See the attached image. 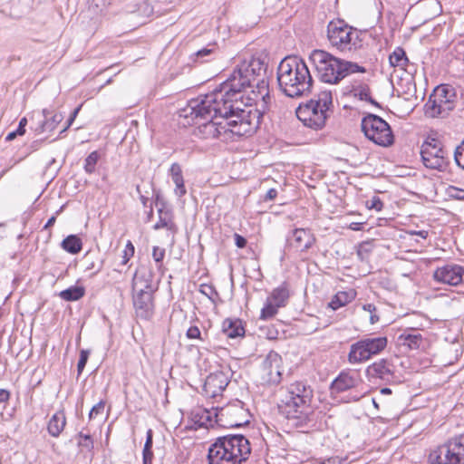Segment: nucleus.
<instances>
[{
	"label": "nucleus",
	"instance_id": "obj_1",
	"mask_svg": "<svg viewBox=\"0 0 464 464\" xmlns=\"http://www.w3.org/2000/svg\"><path fill=\"white\" fill-rule=\"evenodd\" d=\"M218 92L207 93L188 102L183 110L185 118L198 124V135L202 139H231L233 136H251L261 123L257 111H246L226 97L214 96Z\"/></svg>",
	"mask_w": 464,
	"mask_h": 464
},
{
	"label": "nucleus",
	"instance_id": "obj_2",
	"mask_svg": "<svg viewBox=\"0 0 464 464\" xmlns=\"http://www.w3.org/2000/svg\"><path fill=\"white\" fill-rule=\"evenodd\" d=\"M266 60V57L253 56L248 61H243L230 76L215 89L218 92L215 95L219 99L226 97L238 106L239 100L243 98L241 93L246 88L255 87L251 91V95L247 97L246 105L252 106L254 103L256 108L248 111H257L262 119L271 102L266 76L268 64Z\"/></svg>",
	"mask_w": 464,
	"mask_h": 464
},
{
	"label": "nucleus",
	"instance_id": "obj_3",
	"mask_svg": "<svg viewBox=\"0 0 464 464\" xmlns=\"http://www.w3.org/2000/svg\"><path fill=\"white\" fill-rule=\"evenodd\" d=\"M279 396L280 412L288 420H294L295 426H304L312 420L314 391L310 385L303 382H295L282 387Z\"/></svg>",
	"mask_w": 464,
	"mask_h": 464
},
{
	"label": "nucleus",
	"instance_id": "obj_4",
	"mask_svg": "<svg viewBox=\"0 0 464 464\" xmlns=\"http://www.w3.org/2000/svg\"><path fill=\"white\" fill-rule=\"evenodd\" d=\"M279 89L286 96L299 98L312 92L313 77L305 62L297 55L285 57L277 67Z\"/></svg>",
	"mask_w": 464,
	"mask_h": 464
},
{
	"label": "nucleus",
	"instance_id": "obj_5",
	"mask_svg": "<svg viewBox=\"0 0 464 464\" xmlns=\"http://www.w3.org/2000/svg\"><path fill=\"white\" fill-rule=\"evenodd\" d=\"M310 61L315 68L318 79L325 83L338 84L353 73H364L366 68L359 63L335 57L324 50H314Z\"/></svg>",
	"mask_w": 464,
	"mask_h": 464
},
{
	"label": "nucleus",
	"instance_id": "obj_6",
	"mask_svg": "<svg viewBox=\"0 0 464 464\" xmlns=\"http://www.w3.org/2000/svg\"><path fill=\"white\" fill-rule=\"evenodd\" d=\"M251 453L249 440L241 434H229L216 439L209 447V464H241Z\"/></svg>",
	"mask_w": 464,
	"mask_h": 464
},
{
	"label": "nucleus",
	"instance_id": "obj_7",
	"mask_svg": "<svg viewBox=\"0 0 464 464\" xmlns=\"http://www.w3.org/2000/svg\"><path fill=\"white\" fill-rule=\"evenodd\" d=\"M251 453L249 440L241 434H229L216 439L209 447V464H241Z\"/></svg>",
	"mask_w": 464,
	"mask_h": 464
},
{
	"label": "nucleus",
	"instance_id": "obj_8",
	"mask_svg": "<svg viewBox=\"0 0 464 464\" xmlns=\"http://www.w3.org/2000/svg\"><path fill=\"white\" fill-rule=\"evenodd\" d=\"M364 32L348 25L343 20L331 21L327 25L330 44L342 52H356L363 47Z\"/></svg>",
	"mask_w": 464,
	"mask_h": 464
},
{
	"label": "nucleus",
	"instance_id": "obj_9",
	"mask_svg": "<svg viewBox=\"0 0 464 464\" xmlns=\"http://www.w3.org/2000/svg\"><path fill=\"white\" fill-rule=\"evenodd\" d=\"M457 102L455 89L449 84L437 86L424 105L425 115L445 118L454 110Z\"/></svg>",
	"mask_w": 464,
	"mask_h": 464
},
{
	"label": "nucleus",
	"instance_id": "obj_10",
	"mask_svg": "<svg viewBox=\"0 0 464 464\" xmlns=\"http://www.w3.org/2000/svg\"><path fill=\"white\" fill-rule=\"evenodd\" d=\"M361 128L365 137L379 146L389 147L394 142L391 126L378 115H365L362 119Z\"/></svg>",
	"mask_w": 464,
	"mask_h": 464
},
{
	"label": "nucleus",
	"instance_id": "obj_11",
	"mask_svg": "<svg viewBox=\"0 0 464 464\" xmlns=\"http://www.w3.org/2000/svg\"><path fill=\"white\" fill-rule=\"evenodd\" d=\"M420 156L423 165L430 169L445 171L450 164L449 153L440 140L428 138L421 145Z\"/></svg>",
	"mask_w": 464,
	"mask_h": 464
},
{
	"label": "nucleus",
	"instance_id": "obj_12",
	"mask_svg": "<svg viewBox=\"0 0 464 464\" xmlns=\"http://www.w3.org/2000/svg\"><path fill=\"white\" fill-rule=\"evenodd\" d=\"M144 280V288H140L133 295V305L137 317L149 321L154 314V303L152 288L150 280H145L144 276H140L137 270L132 278V288L135 290L138 283Z\"/></svg>",
	"mask_w": 464,
	"mask_h": 464
},
{
	"label": "nucleus",
	"instance_id": "obj_13",
	"mask_svg": "<svg viewBox=\"0 0 464 464\" xmlns=\"http://www.w3.org/2000/svg\"><path fill=\"white\" fill-rule=\"evenodd\" d=\"M214 417L215 422L224 428H237L249 423V412L240 401L222 407Z\"/></svg>",
	"mask_w": 464,
	"mask_h": 464
},
{
	"label": "nucleus",
	"instance_id": "obj_14",
	"mask_svg": "<svg viewBox=\"0 0 464 464\" xmlns=\"http://www.w3.org/2000/svg\"><path fill=\"white\" fill-rule=\"evenodd\" d=\"M296 115L305 126L315 130L323 128L327 119V113L320 106L312 105V99L297 109Z\"/></svg>",
	"mask_w": 464,
	"mask_h": 464
},
{
	"label": "nucleus",
	"instance_id": "obj_15",
	"mask_svg": "<svg viewBox=\"0 0 464 464\" xmlns=\"http://www.w3.org/2000/svg\"><path fill=\"white\" fill-rule=\"evenodd\" d=\"M281 362V356L274 350H270L263 362V371L266 373V376L263 377L265 382L269 384H277L280 382Z\"/></svg>",
	"mask_w": 464,
	"mask_h": 464
},
{
	"label": "nucleus",
	"instance_id": "obj_16",
	"mask_svg": "<svg viewBox=\"0 0 464 464\" xmlns=\"http://www.w3.org/2000/svg\"><path fill=\"white\" fill-rule=\"evenodd\" d=\"M229 380L222 371H216L205 380L203 392L207 397L215 398L222 393L228 385Z\"/></svg>",
	"mask_w": 464,
	"mask_h": 464
},
{
	"label": "nucleus",
	"instance_id": "obj_17",
	"mask_svg": "<svg viewBox=\"0 0 464 464\" xmlns=\"http://www.w3.org/2000/svg\"><path fill=\"white\" fill-rule=\"evenodd\" d=\"M464 268L459 265L450 264L438 267L433 275L436 281L448 284L450 285H458L462 282Z\"/></svg>",
	"mask_w": 464,
	"mask_h": 464
},
{
	"label": "nucleus",
	"instance_id": "obj_18",
	"mask_svg": "<svg viewBox=\"0 0 464 464\" xmlns=\"http://www.w3.org/2000/svg\"><path fill=\"white\" fill-rule=\"evenodd\" d=\"M361 382L356 373L343 371L332 382L330 385V392L333 397L337 394L346 392L350 389L355 388Z\"/></svg>",
	"mask_w": 464,
	"mask_h": 464
},
{
	"label": "nucleus",
	"instance_id": "obj_19",
	"mask_svg": "<svg viewBox=\"0 0 464 464\" xmlns=\"http://www.w3.org/2000/svg\"><path fill=\"white\" fill-rule=\"evenodd\" d=\"M429 461L431 464H458L451 440L433 450L429 455Z\"/></svg>",
	"mask_w": 464,
	"mask_h": 464
},
{
	"label": "nucleus",
	"instance_id": "obj_20",
	"mask_svg": "<svg viewBox=\"0 0 464 464\" xmlns=\"http://www.w3.org/2000/svg\"><path fill=\"white\" fill-rule=\"evenodd\" d=\"M394 369L395 362L393 360L382 359L369 366L367 372L372 376L387 379L393 373Z\"/></svg>",
	"mask_w": 464,
	"mask_h": 464
},
{
	"label": "nucleus",
	"instance_id": "obj_21",
	"mask_svg": "<svg viewBox=\"0 0 464 464\" xmlns=\"http://www.w3.org/2000/svg\"><path fill=\"white\" fill-rule=\"evenodd\" d=\"M292 233L295 246L301 251L308 250L315 241L313 234L304 228H295Z\"/></svg>",
	"mask_w": 464,
	"mask_h": 464
},
{
	"label": "nucleus",
	"instance_id": "obj_22",
	"mask_svg": "<svg viewBox=\"0 0 464 464\" xmlns=\"http://www.w3.org/2000/svg\"><path fill=\"white\" fill-rule=\"evenodd\" d=\"M169 176L175 184L174 193L177 197L181 198L186 195L187 189L184 183L182 169L179 163H172L169 170Z\"/></svg>",
	"mask_w": 464,
	"mask_h": 464
},
{
	"label": "nucleus",
	"instance_id": "obj_23",
	"mask_svg": "<svg viewBox=\"0 0 464 464\" xmlns=\"http://www.w3.org/2000/svg\"><path fill=\"white\" fill-rule=\"evenodd\" d=\"M222 330L228 338H237L245 334L243 321L238 318L225 319L222 324Z\"/></svg>",
	"mask_w": 464,
	"mask_h": 464
},
{
	"label": "nucleus",
	"instance_id": "obj_24",
	"mask_svg": "<svg viewBox=\"0 0 464 464\" xmlns=\"http://www.w3.org/2000/svg\"><path fill=\"white\" fill-rule=\"evenodd\" d=\"M66 425V417L63 411L54 413L49 420L47 430L51 436L57 438Z\"/></svg>",
	"mask_w": 464,
	"mask_h": 464
},
{
	"label": "nucleus",
	"instance_id": "obj_25",
	"mask_svg": "<svg viewBox=\"0 0 464 464\" xmlns=\"http://www.w3.org/2000/svg\"><path fill=\"white\" fill-rule=\"evenodd\" d=\"M356 297V292L353 289H349L347 291H339L337 292L331 302L329 303V307L333 310H337L345 304L351 303Z\"/></svg>",
	"mask_w": 464,
	"mask_h": 464
},
{
	"label": "nucleus",
	"instance_id": "obj_26",
	"mask_svg": "<svg viewBox=\"0 0 464 464\" xmlns=\"http://www.w3.org/2000/svg\"><path fill=\"white\" fill-rule=\"evenodd\" d=\"M44 120L40 125L41 131H53L56 126L63 121V115L60 112L53 114L49 109L43 110Z\"/></svg>",
	"mask_w": 464,
	"mask_h": 464
},
{
	"label": "nucleus",
	"instance_id": "obj_27",
	"mask_svg": "<svg viewBox=\"0 0 464 464\" xmlns=\"http://www.w3.org/2000/svg\"><path fill=\"white\" fill-rule=\"evenodd\" d=\"M398 346L411 348H424V340L420 334H402L398 337Z\"/></svg>",
	"mask_w": 464,
	"mask_h": 464
},
{
	"label": "nucleus",
	"instance_id": "obj_28",
	"mask_svg": "<svg viewBox=\"0 0 464 464\" xmlns=\"http://www.w3.org/2000/svg\"><path fill=\"white\" fill-rule=\"evenodd\" d=\"M217 50L216 43H209L207 46L198 49L189 56L190 60L194 63H205L212 59L213 54Z\"/></svg>",
	"mask_w": 464,
	"mask_h": 464
},
{
	"label": "nucleus",
	"instance_id": "obj_29",
	"mask_svg": "<svg viewBox=\"0 0 464 464\" xmlns=\"http://www.w3.org/2000/svg\"><path fill=\"white\" fill-rule=\"evenodd\" d=\"M159 221L153 226V229L159 230L161 228H167L168 230L174 231L176 225L172 221V214L169 209H165L164 204L158 210Z\"/></svg>",
	"mask_w": 464,
	"mask_h": 464
},
{
	"label": "nucleus",
	"instance_id": "obj_30",
	"mask_svg": "<svg viewBox=\"0 0 464 464\" xmlns=\"http://www.w3.org/2000/svg\"><path fill=\"white\" fill-rule=\"evenodd\" d=\"M387 338L384 336L365 337L351 344L350 348H386Z\"/></svg>",
	"mask_w": 464,
	"mask_h": 464
},
{
	"label": "nucleus",
	"instance_id": "obj_31",
	"mask_svg": "<svg viewBox=\"0 0 464 464\" xmlns=\"http://www.w3.org/2000/svg\"><path fill=\"white\" fill-rule=\"evenodd\" d=\"M390 64L392 67H400L401 69L410 72V61L405 51L401 47H397L389 56Z\"/></svg>",
	"mask_w": 464,
	"mask_h": 464
},
{
	"label": "nucleus",
	"instance_id": "obj_32",
	"mask_svg": "<svg viewBox=\"0 0 464 464\" xmlns=\"http://www.w3.org/2000/svg\"><path fill=\"white\" fill-rule=\"evenodd\" d=\"M61 246L66 252L76 255L81 252L82 242L77 235H69L62 241Z\"/></svg>",
	"mask_w": 464,
	"mask_h": 464
},
{
	"label": "nucleus",
	"instance_id": "obj_33",
	"mask_svg": "<svg viewBox=\"0 0 464 464\" xmlns=\"http://www.w3.org/2000/svg\"><path fill=\"white\" fill-rule=\"evenodd\" d=\"M85 295V288L82 285H72L59 293V296L67 302H74L82 298Z\"/></svg>",
	"mask_w": 464,
	"mask_h": 464
},
{
	"label": "nucleus",
	"instance_id": "obj_34",
	"mask_svg": "<svg viewBox=\"0 0 464 464\" xmlns=\"http://www.w3.org/2000/svg\"><path fill=\"white\" fill-rule=\"evenodd\" d=\"M381 350H350L348 361L350 363H362L368 361L372 354H377Z\"/></svg>",
	"mask_w": 464,
	"mask_h": 464
},
{
	"label": "nucleus",
	"instance_id": "obj_35",
	"mask_svg": "<svg viewBox=\"0 0 464 464\" xmlns=\"http://www.w3.org/2000/svg\"><path fill=\"white\" fill-rule=\"evenodd\" d=\"M192 420L200 427H208L213 425L212 413L202 408H198L192 412Z\"/></svg>",
	"mask_w": 464,
	"mask_h": 464
},
{
	"label": "nucleus",
	"instance_id": "obj_36",
	"mask_svg": "<svg viewBox=\"0 0 464 464\" xmlns=\"http://www.w3.org/2000/svg\"><path fill=\"white\" fill-rule=\"evenodd\" d=\"M279 307H284L286 304V301L289 298V292L285 285H281L279 287L275 288L270 296L268 297Z\"/></svg>",
	"mask_w": 464,
	"mask_h": 464
},
{
	"label": "nucleus",
	"instance_id": "obj_37",
	"mask_svg": "<svg viewBox=\"0 0 464 464\" xmlns=\"http://www.w3.org/2000/svg\"><path fill=\"white\" fill-rule=\"evenodd\" d=\"M333 103L332 92L330 91H323L318 93L316 99H312L313 106H320L324 111L327 113L329 107Z\"/></svg>",
	"mask_w": 464,
	"mask_h": 464
},
{
	"label": "nucleus",
	"instance_id": "obj_38",
	"mask_svg": "<svg viewBox=\"0 0 464 464\" xmlns=\"http://www.w3.org/2000/svg\"><path fill=\"white\" fill-rule=\"evenodd\" d=\"M450 440L452 450L455 451V456L459 460L458 464H464V434L457 436Z\"/></svg>",
	"mask_w": 464,
	"mask_h": 464
},
{
	"label": "nucleus",
	"instance_id": "obj_39",
	"mask_svg": "<svg viewBox=\"0 0 464 464\" xmlns=\"http://www.w3.org/2000/svg\"><path fill=\"white\" fill-rule=\"evenodd\" d=\"M279 306L272 303L270 298H267L265 306L261 310L260 319L268 320L273 318L278 311Z\"/></svg>",
	"mask_w": 464,
	"mask_h": 464
},
{
	"label": "nucleus",
	"instance_id": "obj_40",
	"mask_svg": "<svg viewBox=\"0 0 464 464\" xmlns=\"http://www.w3.org/2000/svg\"><path fill=\"white\" fill-rule=\"evenodd\" d=\"M353 92L355 97H358L361 101H368L371 96V89L365 83H360L357 86H353Z\"/></svg>",
	"mask_w": 464,
	"mask_h": 464
},
{
	"label": "nucleus",
	"instance_id": "obj_41",
	"mask_svg": "<svg viewBox=\"0 0 464 464\" xmlns=\"http://www.w3.org/2000/svg\"><path fill=\"white\" fill-rule=\"evenodd\" d=\"M99 159H100V155H99L98 151H96V150L91 152L87 156V158L85 159V162H84V170L88 174H92L94 172L95 166H96Z\"/></svg>",
	"mask_w": 464,
	"mask_h": 464
},
{
	"label": "nucleus",
	"instance_id": "obj_42",
	"mask_svg": "<svg viewBox=\"0 0 464 464\" xmlns=\"http://www.w3.org/2000/svg\"><path fill=\"white\" fill-rule=\"evenodd\" d=\"M103 259L96 258L91 259L90 257L86 258V271H92L91 276H96L103 267Z\"/></svg>",
	"mask_w": 464,
	"mask_h": 464
},
{
	"label": "nucleus",
	"instance_id": "obj_43",
	"mask_svg": "<svg viewBox=\"0 0 464 464\" xmlns=\"http://www.w3.org/2000/svg\"><path fill=\"white\" fill-rule=\"evenodd\" d=\"M199 292L207 296L212 303L215 302L214 296H218V293L212 285L202 284L199 286Z\"/></svg>",
	"mask_w": 464,
	"mask_h": 464
},
{
	"label": "nucleus",
	"instance_id": "obj_44",
	"mask_svg": "<svg viewBox=\"0 0 464 464\" xmlns=\"http://www.w3.org/2000/svg\"><path fill=\"white\" fill-rule=\"evenodd\" d=\"M454 160L459 168L464 169V140L455 149Z\"/></svg>",
	"mask_w": 464,
	"mask_h": 464
},
{
	"label": "nucleus",
	"instance_id": "obj_45",
	"mask_svg": "<svg viewBox=\"0 0 464 464\" xmlns=\"http://www.w3.org/2000/svg\"><path fill=\"white\" fill-rule=\"evenodd\" d=\"M364 312L369 314V320L371 324H374L379 322V316L376 314V306L372 304H364L362 306Z\"/></svg>",
	"mask_w": 464,
	"mask_h": 464
},
{
	"label": "nucleus",
	"instance_id": "obj_46",
	"mask_svg": "<svg viewBox=\"0 0 464 464\" xmlns=\"http://www.w3.org/2000/svg\"><path fill=\"white\" fill-rule=\"evenodd\" d=\"M80 440L78 441L79 447L91 451L93 448V441L89 434L79 433Z\"/></svg>",
	"mask_w": 464,
	"mask_h": 464
},
{
	"label": "nucleus",
	"instance_id": "obj_47",
	"mask_svg": "<svg viewBox=\"0 0 464 464\" xmlns=\"http://www.w3.org/2000/svg\"><path fill=\"white\" fill-rule=\"evenodd\" d=\"M134 252H135V248H134L133 244L130 241H128L125 246V249L123 250V255H122V259H121V264L123 266L126 265L130 261V257L133 256Z\"/></svg>",
	"mask_w": 464,
	"mask_h": 464
},
{
	"label": "nucleus",
	"instance_id": "obj_48",
	"mask_svg": "<svg viewBox=\"0 0 464 464\" xmlns=\"http://www.w3.org/2000/svg\"><path fill=\"white\" fill-rule=\"evenodd\" d=\"M89 356H90V350H81L80 358H79L78 364H77L78 375H80L82 372V371L88 362Z\"/></svg>",
	"mask_w": 464,
	"mask_h": 464
},
{
	"label": "nucleus",
	"instance_id": "obj_49",
	"mask_svg": "<svg viewBox=\"0 0 464 464\" xmlns=\"http://www.w3.org/2000/svg\"><path fill=\"white\" fill-rule=\"evenodd\" d=\"M366 206L369 209L381 211L383 208V203L379 197L373 196L372 198L366 201Z\"/></svg>",
	"mask_w": 464,
	"mask_h": 464
},
{
	"label": "nucleus",
	"instance_id": "obj_50",
	"mask_svg": "<svg viewBox=\"0 0 464 464\" xmlns=\"http://www.w3.org/2000/svg\"><path fill=\"white\" fill-rule=\"evenodd\" d=\"M165 256V249L159 247V246H153L152 249V257L154 261L157 264H161Z\"/></svg>",
	"mask_w": 464,
	"mask_h": 464
},
{
	"label": "nucleus",
	"instance_id": "obj_51",
	"mask_svg": "<svg viewBox=\"0 0 464 464\" xmlns=\"http://www.w3.org/2000/svg\"><path fill=\"white\" fill-rule=\"evenodd\" d=\"M103 410H104V402L103 401L98 402L90 411L89 418L91 420L95 418L97 415L102 414L103 412Z\"/></svg>",
	"mask_w": 464,
	"mask_h": 464
},
{
	"label": "nucleus",
	"instance_id": "obj_52",
	"mask_svg": "<svg viewBox=\"0 0 464 464\" xmlns=\"http://www.w3.org/2000/svg\"><path fill=\"white\" fill-rule=\"evenodd\" d=\"M81 110V106L75 108L73 110V111L71 113L69 119L67 120V123L66 125L64 126V128L60 131V134H63V132H65L69 128L70 126L72 124L73 121L75 120L79 111Z\"/></svg>",
	"mask_w": 464,
	"mask_h": 464
},
{
	"label": "nucleus",
	"instance_id": "obj_53",
	"mask_svg": "<svg viewBox=\"0 0 464 464\" xmlns=\"http://www.w3.org/2000/svg\"><path fill=\"white\" fill-rule=\"evenodd\" d=\"M153 452L152 450L143 449L142 450V463L152 464Z\"/></svg>",
	"mask_w": 464,
	"mask_h": 464
},
{
	"label": "nucleus",
	"instance_id": "obj_54",
	"mask_svg": "<svg viewBox=\"0 0 464 464\" xmlns=\"http://www.w3.org/2000/svg\"><path fill=\"white\" fill-rule=\"evenodd\" d=\"M235 244L238 248L246 247L247 240L243 236L236 233L234 234Z\"/></svg>",
	"mask_w": 464,
	"mask_h": 464
},
{
	"label": "nucleus",
	"instance_id": "obj_55",
	"mask_svg": "<svg viewBox=\"0 0 464 464\" xmlns=\"http://www.w3.org/2000/svg\"><path fill=\"white\" fill-rule=\"evenodd\" d=\"M187 336L189 339L199 338L200 331L197 326H191L187 331Z\"/></svg>",
	"mask_w": 464,
	"mask_h": 464
},
{
	"label": "nucleus",
	"instance_id": "obj_56",
	"mask_svg": "<svg viewBox=\"0 0 464 464\" xmlns=\"http://www.w3.org/2000/svg\"><path fill=\"white\" fill-rule=\"evenodd\" d=\"M153 445V432L151 430H148L146 434V441L143 449L152 450Z\"/></svg>",
	"mask_w": 464,
	"mask_h": 464
},
{
	"label": "nucleus",
	"instance_id": "obj_57",
	"mask_svg": "<svg viewBox=\"0 0 464 464\" xmlns=\"http://www.w3.org/2000/svg\"><path fill=\"white\" fill-rule=\"evenodd\" d=\"M64 206H62L60 208L59 210L56 211L55 215L52 216L46 222V224L44 225V229H48L49 227H53L56 221V216L59 215L63 209Z\"/></svg>",
	"mask_w": 464,
	"mask_h": 464
},
{
	"label": "nucleus",
	"instance_id": "obj_58",
	"mask_svg": "<svg viewBox=\"0 0 464 464\" xmlns=\"http://www.w3.org/2000/svg\"><path fill=\"white\" fill-rule=\"evenodd\" d=\"M27 124V120L25 117L22 118L19 121L18 127L15 130L16 133H18L20 136L24 135L25 132V126Z\"/></svg>",
	"mask_w": 464,
	"mask_h": 464
},
{
	"label": "nucleus",
	"instance_id": "obj_59",
	"mask_svg": "<svg viewBox=\"0 0 464 464\" xmlns=\"http://www.w3.org/2000/svg\"><path fill=\"white\" fill-rule=\"evenodd\" d=\"M10 399V392L5 389H0V403H7Z\"/></svg>",
	"mask_w": 464,
	"mask_h": 464
},
{
	"label": "nucleus",
	"instance_id": "obj_60",
	"mask_svg": "<svg viewBox=\"0 0 464 464\" xmlns=\"http://www.w3.org/2000/svg\"><path fill=\"white\" fill-rule=\"evenodd\" d=\"M277 190L276 188H270L264 197L265 201H270L276 198Z\"/></svg>",
	"mask_w": 464,
	"mask_h": 464
},
{
	"label": "nucleus",
	"instance_id": "obj_61",
	"mask_svg": "<svg viewBox=\"0 0 464 464\" xmlns=\"http://www.w3.org/2000/svg\"><path fill=\"white\" fill-rule=\"evenodd\" d=\"M410 234L411 235H417V236L420 237L421 238L425 239L428 237L429 233L426 230H419V231L413 230V231H410Z\"/></svg>",
	"mask_w": 464,
	"mask_h": 464
},
{
	"label": "nucleus",
	"instance_id": "obj_62",
	"mask_svg": "<svg viewBox=\"0 0 464 464\" xmlns=\"http://www.w3.org/2000/svg\"><path fill=\"white\" fill-rule=\"evenodd\" d=\"M19 134L16 133V130H14V131H11L7 134V136L5 137V140L7 141H11L13 140H14Z\"/></svg>",
	"mask_w": 464,
	"mask_h": 464
},
{
	"label": "nucleus",
	"instance_id": "obj_63",
	"mask_svg": "<svg viewBox=\"0 0 464 464\" xmlns=\"http://www.w3.org/2000/svg\"><path fill=\"white\" fill-rule=\"evenodd\" d=\"M140 199L144 207H147V203L149 201V198L143 195H140Z\"/></svg>",
	"mask_w": 464,
	"mask_h": 464
},
{
	"label": "nucleus",
	"instance_id": "obj_64",
	"mask_svg": "<svg viewBox=\"0 0 464 464\" xmlns=\"http://www.w3.org/2000/svg\"><path fill=\"white\" fill-rule=\"evenodd\" d=\"M152 217H153V208H152V207L150 206V210H149V212H148V216H147V221H148V222H149V221H150V219L152 218Z\"/></svg>",
	"mask_w": 464,
	"mask_h": 464
}]
</instances>
